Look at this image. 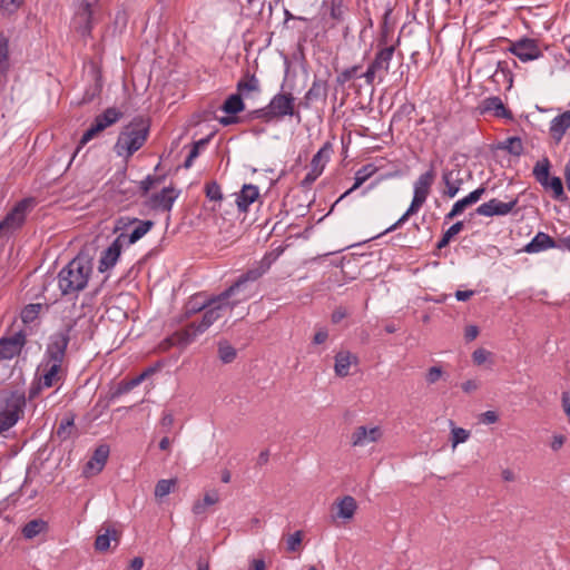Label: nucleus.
I'll return each instance as SVG.
<instances>
[{"label":"nucleus","instance_id":"nucleus-1","mask_svg":"<svg viewBox=\"0 0 570 570\" xmlns=\"http://www.w3.org/2000/svg\"><path fill=\"white\" fill-rule=\"evenodd\" d=\"M236 305H238V301L223 299L222 294L210 296L209 305L205 308L202 320L190 323L187 328L180 332H176L166 342L170 345L191 343L198 334L204 333L217 320L222 318L227 309H233Z\"/></svg>","mask_w":570,"mask_h":570},{"label":"nucleus","instance_id":"nucleus-2","mask_svg":"<svg viewBox=\"0 0 570 570\" xmlns=\"http://www.w3.org/2000/svg\"><path fill=\"white\" fill-rule=\"evenodd\" d=\"M92 274V259L79 253L58 274V287L62 295H77L82 291Z\"/></svg>","mask_w":570,"mask_h":570},{"label":"nucleus","instance_id":"nucleus-3","mask_svg":"<svg viewBox=\"0 0 570 570\" xmlns=\"http://www.w3.org/2000/svg\"><path fill=\"white\" fill-rule=\"evenodd\" d=\"M149 135V122L142 117H136L119 134L115 145L118 156L129 158L146 142Z\"/></svg>","mask_w":570,"mask_h":570},{"label":"nucleus","instance_id":"nucleus-4","mask_svg":"<svg viewBox=\"0 0 570 570\" xmlns=\"http://www.w3.org/2000/svg\"><path fill=\"white\" fill-rule=\"evenodd\" d=\"M271 267V261L264 257L255 267L247 269L225 291L222 298L226 301H246L252 296L249 285L258 281Z\"/></svg>","mask_w":570,"mask_h":570},{"label":"nucleus","instance_id":"nucleus-5","mask_svg":"<svg viewBox=\"0 0 570 570\" xmlns=\"http://www.w3.org/2000/svg\"><path fill=\"white\" fill-rule=\"evenodd\" d=\"M26 393L22 390L0 393V433L12 428L23 414Z\"/></svg>","mask_w":570,"mask_h":570},{"label":"nucleus","instance_id":"nucleus-6","mask_svg":"<svg viewBox=\"0 0 570 570\" xmlns=\"http://www.w3.org/2000/svg\"><path fill=\"white\" fill-rule=\"evenodd\" d=\"M286 116H296L301 120L299 112H295V98L291 92H279L275 95L269 104L248 114L250 119H263L271 121L273 119H282Z\"/></svg>","mask_w":570,"mask_h":570},{"label":"nucleus","instance_id":"nucleus-7","mask_svg":"<svg viewBox=\"0 0 570 570\" xmlns=\"http://www.w3.org/2000/svg\"><path fill=\"white\" fill-rule=\"evenodd\" d=\"M395 53V47H383L376 49L373 59L368 63L362 77L365 86L373 88L375 81L383 82L390 71L391 61Z\"/></svg>","mask_w":570,"mask_h":570},{"label":"nucleus","instance_id":"nucleus-8","mask_svg":"<svg viewBox=\"0 0 570 570\" xmlns=\"http://www.w3.org/2000/svg\"><path fill=\"white\" fill-rule=\"evenodd\" d=\"M77 321L70 320L61 330L52 334L49 338L45 353V361L50 363H63L66 351L70 342V333L76 326Z\"/></svg>","mask_w":570,"mask_h":570},{"label":"nucleus","instance_id":"nucleus-9","mask_svg":"<svg viewBox=\"0 0 570 570\" xmlns=\"http://www.w3.org/2000/svg\"><path fill=\"white\" fill-rule=\"evenodd\" d=\"M551 163L548 157L538 160L533 167L532 175L534 179L546 189L552 191V197L556 200L564 202L567 195L564 193L563 184L560 177L550 176Z\"/></svg>","mask_w":570,"mask_h":570},{"label":"nucleus","instance_id":"nucleus-10","mask_svg":"<svg viewBox=\"0 0 570 570\" xmlns=\"http://www.w3.org/2000/svg\"><path fill=\"white\" fill-rule=\"evenodd\" d=\"M35 206L33 198H23L0 222V238L9 237L24 223L27 214Z\"/></svg>","mask_w":570,"mask_h":570},{"label":"nucleus","instance_id":"nucleus-11","mask_svg":"<svg viewBox=\"0 0 570 570\" xmlns=\"http://www.w3.org/2000/svg\"><path fill=\"white\" fill-rule=\"evenodd\" d=\"M122 117V112L114 107L107 108L102 114L98 115L91 126L83 132L80 138L79 150L82 146L95 138L99 132L116 124Z\"/></svg>","mask_w":570,"mask_h":570},{"label":"nucleus","instance_id":"nucleus-12","mask_svg":"<svg viewBox=\"0 0 570 570\" xmlns=\"http://www.w3.org/2000/svg\"><path fill=\"white\" fill-rule=\"evenodd\" d=\"M333 151V144L331 141H326L313 156L309 164V170L301 181V186L303 188H309L314 181L323 174Z\"/></svg>","mask_w":570,"mask_h":570},{"label":"nucleus","instance_id":"nucleus-13","mask_svg":"<svg viewBox=\"0 0 570 570\" xmlns=\"http://www.w3.org/2000/svg\"><path fill=\"white\" fill-rule=\"evenodd\" d=\"M508 51L518 57L523 62L537 60L542 56L538 40L527 37L517 41H510Z\"/></svg>","mask_w":570,"mask_h":570},{"label":"nucleus","instance_id":"nucleus-14","mask_svg":"<svg viewBox=\"0 0 570 570\" xmlns=\"http://www.w3.org/2000/svg\"><path fill=\"white\" fill-rule=\"evenodd\" d=\"M518 205V198H512L509 202H501L497 198H492L487 203L481 204L475 213L480 216L492 217V216H505L510 214Z\"/></svg>","mask_w":570,"mask_h":570},{"label":"nucleus","instance_id":"nucleus-15","mask_svg":"<svg viewBox=\"0 0 570 570\" xmlns=\"http://www.w3.org/2000/svg\"><path fill=\"white\" fill-rule=\"evenodd\" d=\"M126 237L127 234L121 233L115 238L108 248L102 250L98 265V271L100 273H105L116 265L118 258L120 257Z\"/></svg>","mask_w":570,"mask_h":570},{"label":"nucleus","instance_id":"nucleus-16","mask_svg":"<svg viewBox=\"0 0 570 570\" xmlns=\"http://www.w3.org/2000/svg\"><path fill=\"white\" fill-rule=\"evenodd\" d=\"M177 197L174 187H164L159 193L148 196L145 205L153 210L169 212Z\"/></svg>","mask_w":570,"mask_h":570},{"label":"nucleus","instance_id":"nucleus-17","mask_svg":"<svg viewBox=\"0 0 570 570\" xmlns=\"http://www.w3.org/2000/svg\"><path fill=\"white\" fill-rule=\"evenodd\" d=\"M328 92V82L325 79L315 78L311 88L306 91L304 98L299 102L305 109H308L315 101L326 100Z\"/></svg>","mask_w":570,"mask_h":570},{"label":"nucleus","instance_id":"nucleus-18","mask_svg":"<svg viewBox=\"0 0 570 570\" xmlns=\"http://www.w3.org/2000/svg\"><path fill=\"white\" fill-rule=\"evenodd\" d=\"M382 436V430L379 426L367 428L357 426L351 435L353 446H365L370 443L377 442Z\"/></svg>","mask_w":570,"mask_h":570},{"label":"nucleus","instance_id":"nucleus-19","mask_svg":"<svg viewBox=\"0 0 570 570\" xmlns=\"http://www.w3.org/2000/svg\"><path fill=\"white\" fill-rule=\"evenodd\" d=\"M442 181L445 186L443 190V196L448 198H454L456 194L460 191L461 186L463 184V178L461 177L460 169H444L442 171Z\"/></svg>","mask_w":570,"mask_h":570},{"label":"nucleus","instance_id":"nucleus-20","mask_svg":"<svg viewBox=\"0 0 570 570\" xmlns=\"http://www.w3.org/2000/svg\"><path fill=\"white\" fill-rule=\"evenodd\" d=\"M435 176H436V173H435L434 165L431 164L429 170L421 174L417 177V179L414 181L413 195L426 200L431 193V187L434 184Z\"/></svg>","mask_w":570,"mask_h":570},{"label":"nucleus","instance_id":"nucleus-21","mask_svg":"<svg viewBox=\"0 0 570 570\" xmlns=\"http://www.w3.org/2000/svg\"><path fill=\"white\" fill-rule=\"evenodd\" d=\"M109 452L110 449L107 444H101L96 448L92 456L85 465L83 473L86 475L99 473L108 460Z\"/></svg>","mask_w":570,"mask_h":570},{"label":"nucleus","instance_id":"nucleus-22","mask_svg":"<svg viewBox=\"0 0 570 570\" xmlns=\"http://www.w3.org/2000/svg\"><path fill=\"white\" fill-rule=\"evenodd\" d=\"M94 10L80 9L72 18L73 29L83 38L91 36Z\"/></svg>","mask_w":570,"mask_h":570},{"label":"nucleus","instance_id":"nucleus-23","mask_svg":"<svg viewBox=\"0 0 570 570\" xmlns=\"http://www.w3.org/2000/svg\"><path fill=\"white\" fill-rule=\"evenodd\" d=\"M121 532L111 525L102 524L95 541V549L104 552L110 548L111 541L119 542Z\"/></svg>","mask_w":570,"mask_h":570},{"label":"nucleus","instance_id":"nucleus-24","mask_svg":"<svg viewBox=\"0 0 570 570\" xmlns=\"http://www.w3.org/2000/svg\"><path fill=\"white\" fill-rule=\"evenodd\" d=\"M259 197V189L253 184H244L236 194V205L239 212L246 213L249 206Z\"/></svg>","mask_w":570,"mask_h":570},{"label":"nucleus","instance_id":"nucleus-25","mask_svg":"<svg viewBox=\"0 0 570 570\" xmlns=\"http://www.w3.org/2000/svg\"><path fill=\"white\" fill-rule=\"evenodd\" d=\"M24 344V337L16 334L11 337H2L0 340V358L9 360L17 355Z\"/></svg>","mask_w":570,"mask_h":570},{"label":"nucleus","instance_id":"nucleus-26","mask_svg":"<svg viewBox=\"0 0 570 570\" xmlns=\"http://www.w3.org/2000/svg\"><path fill=\"white\" fill-rule=\"evenodd\" d=\"M40 367H42V374L39 382L45 389L53 386L60 380L61 364L43 361Z\"/></svg>","mask_w":570,"mask_h":570},{"label":"nucleus","instance_id":"nucleus-27","mask_svg":"<svg viewBox=\"0 0 570 570\" xmlns=\"http://www.w3.org/2000/svg\"><path fill=\"white\" fill-rule=\"evenodd\" d=\"M480 109L482 114L493 111L494 116L500 118L512 119L513 117L511 110L507 109L501 98L497 96L488 97L482 100Z\"/></svg>","mask_w":570,"mask_h":570},{"label":"nucleus","instance_id":"nucleus-28","mask_svg":"<svg viewBox=\"0 0 570 570\" xmlns=\"http://www.w3.org/2000/svg\"><path fill=\"white\" fill-rule=\"evenodd\" d=\"M570 128V109L554 117L550 122V135L559 144Z\"/></svg>","mask_w":570,"mask_h":570},{"label":"nucleus","instance_id":"nucleus-29","mask_svg":"<svg viewBox=\"0 0 570 570\" xmlns=\"http://www.w3.org/2000/svg\"><path fill=\"white\" fill-rule=\"evenodd\" d=\"M377 170V168L373 165V164H367L363 167H361L356 173H355V181H354V185L348 189L346 190L335 203L334 205L332 206L331 210L330 212H333L334 207L337 205V203H340L344 197H346L347 195H350L352 191H354L355 189H357L361 185H363L373 174H375V171Z\"/></svg>","mask_w":570,"mask_h":570},{"label":"nucleus","instance_id":"nucleus-30","mask_svg":"<svg viewBox=\"0 0 570 570\" xmlns=\"http://www.w3.org/2000/svg\"><path fill=\"white\" fill-rule=\"evenodd\" d=\"M556 240L543 232H539L532 240L525 245L527 253H539L548 248H554Z\"/></svg>","mask_w":570,"mask_h":570},{"label":"nucleus","instance_id":"nucleus-31","mask_svg":"<svg viewBox=\"0 0 570 570\" xmlns=\"http://www.w3.org/2000/svg\"><path fill=\"white\" fill-rule=\"evenodd\" d=\"M425 202H426L425 199L413 195V199L411 202L410 207L406 209V212L393 225H391L389 228H386L384 232H382L376 237H380L381 235H384L387 233H392L395 229H397L399 227H401L412 215H414L415 213L419 212V209L423 206V204Z\"/></svg>","mask_w":570,"mask_h":570},{"label":"nucleus","instance_id":"nucleus-32","mask_svg":"<svg viewBox=\"0 0 570 570\" xmlns=\"http://www.w3.org/2000/svg\"><path fill=\"white\" fill-rule=\"evenodd\" d=\"M49 530V524L46 520L37 518L28 521L22 528L21 533L24 539L31 540L41 533Z\"/></svg>","mask_w":570,"mask_h":570},{"label":"nucleus","instance_id":"nucleus-33","mask_svg":"<svg viewBox=\"0 0 570 570\" xmlns=\"http://www.w3.org/2000/svg\"><path fill=\"white\" fill-rule=\"evenodd\" d=\"M357 357L350 352H338L335 355V374L340 377H345L350 373V366L352 363H356Z\"/></svg>","mask_w":570,"mask_h":570},{"label":"nucleus","instance_id":"nucleus-34","mask_svg":"<svg viewBox=\"0 0 570 570\" xmlns=\"http://www.w3.org/2000/svg\"><path fill=\"white\" fill-rule=\"evenodd\" d=\"M132 225H136L135 228L131 230L130 234H127V237L125 239V243L128 245L135 244L140 238H142L155 225L153 220H140L134 223Z\"/></svg>","mask_w":570,"mask_h":570},{"label":"nucleus","instance_id":"nucleus-35","mask_svg":"<svg viewBox=\"0 0 570 570\" xmlns=\"http://www.w3.org/2000/svg\"><path fill=\"white\" fill-rule=\"evenodd\" d=\"M337 518L352 519L357 509L356 500L351 495L343 497L337 503Z\"/></svg>","mask_w":570,"mask_h":570},{"label":"nucleus","instance_id":"nucleus-36","mask_svg":"<svg viewBox=\"0 0 570 570\" xmlns=\"http://www.w3.org/2000/svg\"><path fill=\"white\" fill-rule=\"evenodd\" d=\"M147 372L141 373L140 375L129 380V381H121L118 383L116 390L111 393V399H117L122 394H126L130 392L132 389L138 386L147 376Z\"/></svg>","mask_w":570,"mask_h":570},{"label":"nucleus","instance_id":"nucleus-37","mask_svg":"<svg viewBox=\"0 0 570 570\" xmlns=\"http://www.w3.org/2000/svg\"><path fill=\"white\" fill-rule=\"evenodd\" d=\"M236 88L237 94L240 96L249 91H259V80L255 75L247 71L245 76L238 80Z\"/></svg>","mask_w":570,"mask_h":570},{"label":"nucleus","instance_id":"nucleus-38","mask_svg":"<svg viewBox=\"0 0 570 570\" xmlns=\"http://www.w3.org/2000/svg\"><path fill=\"white\" fill-rule=\"evenodd\" d=\"M245 109V104L239 94H233L227 97L222 106V110L228 115H237Z\"/></svg>","mask_w":570,"mask_h":570},{"label":"nucleus","instance_id":"nucleus-39","mask_svg":"<svg viewBox=\"0 0 570 570\" xmlns=\"http://www.w3.org/2000/svg\"><path fill=\"white\" fill-rule=\"evenodd\" d=\"M209 305V297H204L202 294L194 295L185 306L187 316L205 311Z\"/></svg>","mask_w":570,"mask_h":570},{"label":"nucleus","instance_id":"nucleus-40","mask_svg":"<svg viewBox=\"0 0 570 570\" xmlns=\"http://www.w3.org/2000/svg\"><path fill=\"white\" fill-rule=\"evenodd\" d=\"M498 149L505 150L510 155L519 157L523 153V144L520 137L513 136L499 142Z\"/></svg>","mask_w":570,"mask_h":570},{"label":"nucleus","instance_id":"nucleus-41","mask_svg":"<svg viewBox=\"0 0 570 570\" xmlns=\"http://www.w3.org/2000/svg\"><path fill=\"white\" fill-rule=\"evenodd\" d=\"M391 12H392V9H387L383 16V22L381 24V32H380V37L377 39L376 49L383 48V47H395L396 48V46L400 43V38H397L396 43L389 45V36H390L391 30L387 26V20H389Z\"/></svg>","mask_w":570,"mask_h":570},{"label":"nucleus","instance_id":"nucleus-42","mask_svg":"<svg viewBox=\"0 0 570 570\" xmlns=\"http://www.w3.org/2000/svg\"><path fill=\"white\" fill-rule=\"evenodd\" d=\"M237 356V351L227 341L218 342V357L224 364L232 363Z\"/></svg>","mask_w":570,"mask_h":570},{"label":"nucleus","instance_id":"nucleus-43","mask_svg":"<svg viewBox=\"0 0 570 570\" xmlns=\"http://www.w3.org/2000/svg\"><path fill=\"white\" fill-rule=\"evenodd\" d=\"M464 227V224L463 222H456L454 223L449 229H446L441 239L436 244V248L441 249V248H444L449 245V243L451 242V239L458 235Z\"/></svg>","mask_w":570,"mask_h":570},{"label":"nucleus","instance_id":"nucleus-44","mask_svg":"<svg viewBox=\"0 0 570 570\" xmlns=\"http://www.w3.org/2000/svg\"><path fill=\"white\" fill-rule=\"evenodd\" d=\"M327 4L330 7V16L337 23L344 20L346 6L344 4V0H328Z\"/></svg>","mask_w":570,"mask_h":570},{"label":"nucleus","instance_id":"nucleus-45","mask_svg":"<svg viewBox=\"0 0 570 570\" xmlns=\"http://www.w3.org/2000/svg\"><path fill=\"white\" fill-rule=\"evenodd\" d=\"M176 483H177L176 479L159 480L155 487V497L157 499H163L164 497L168 495L176 487Z\"/></svg>","mask_w":570,"mask_h":570},{"label":"nucleus","instance_id":"nucleus-46","mask_svg":"<svg viewBox=\"0 0 570 570\" xmlns=\"http://www.w3.org/2000/svg\"><path fill=\"white\" fill-rule=\"evenodd\" d=\"M42 309V304H29L21 311V320L24 324L32 323Z\"/></svg>","mask_w":570,"mask_h":570},{"label":"nucleus","instance_id":"nucleus-47","mask_svg":"<svg viewBox=\"0 0 570 570\" xmlns=\"http://www.w3.org/2000/svg\"><path fill=\"white\" fill-rule=\"evenodd\" d=\"M8 42L0 41V82L6 78L9 68Z\"/></svg>","mask_w":570,"mask_h":570},{"label":"nucleus","instance_id":"nucleus-48","mask_svg":"<svg viewBox=\"0 0 570 570\" xmlns=\"http://www.w3.org/2000/svg\"><path fill=\"white\" fill-rule=\"evenodd\" d=\"M165 176H153L148 175L144 180L140 181L141 196H147L149 190L163 183Z\"/></svg>","mask_w":570,"mask_h":570},{"label":"nucleus","instance_id":"nucleus-49","mask_svg":"<svg viewBox=\"0 0 570 570\" xmlns=\"http://www.w3.org/2000/svg\"><path fill=\"white\" fill-rule=\"evenodd\" d=\"M205 194L209 200L220 202L223 199L220 186L214 180L205 185Z\"/></svg>","mask_w":570,"mask_h":570},{"label":"nucleus","instance_id":"nucleus-50","mask_svg":"<svg viewBox=\"0 0 570 570\" xmlns=\"http://www.w3.org/2000/svg\"><path fill=\"white\" fill-rule=\"evenodd\" d=\"M72 426H73V417L62 419L57 429L58 438H60L61 440H67L71 435Z\"/></svg>","mask_w":570,"mask_h":570},{"label":"nucleus","instance_id":"nucleus-51","mask_svg":"<svg viewBox=\"0 0 570 570\" xmlns=\"http://www.w3.org/2000/svg\"><path fill=\"white\" fill-rule=\"evenodd\" d=\"M355 70L351 67L343 69L337 73L335 82L337 86L344 87L347 82L355 81Z\"/></svg>","mask_w":570,"mask_h":570},{"label":"nucleus","instance_id":"nucleus-52","mask_svg":"<svg viewBox=\"0 0 570 570\" xmlns=\"http://www.w3.org/2000/svg\"><path fill=\"white\" fill-rule=\"evenodd\" d=\"M452 438V448H456L458 444L468 441L470 438V432L463 428H453L451 431Z\"/></svg>","mask_w":570,"mask_h":570},{"label":"nucleus","instance_id":"nucleus-53","mask_svg":"<svg viewBox=\"0 0 570 570\" xmlns=\"http://www.w3.org/2000/svg\"><path fill=\"white\" fill-rule=\"evenodd\" d=\"M24 0H0V11L4 14L14 13Z\"/></svg>","mask_w":570,"mask_h":570},{"label":"nucleus","instance_id":"nucleus-54","mask_svg":"<svg viewBox=\"0 0 570 570\" xmlns=\"http://www.w3.org/2000/svg\"><path fill=\"white\" fill-rule=\"evenodd\" d=\"M302 539H303V533L302 531H296L294 532L293 534H291L287 540H286V543H287V550L288 551H296L298 550L301 543H302Z\"/></svg>","mask_w":570,"mask_h":570},{"label":"nucleus","instance_id":"nucleus-55","mask_svg":"<svg viewBox=\"0 0 570 570\" xmlns=\"http://www.w3.org/2000/svg\"><path fill=\"white\" fill-rule=\"evenodd\" d=\"M491 353L484 348H476L472 353V360L476 365H481L487 362Z\"/></svg>","mask_w":570,"mask_h":570},{"label":"nucleus","instance_id":"nucleus-56","mask_svg":"<svg viewBox=\"0 0 570 570\" xmlns=\"http://www.w3.org/2000/svg\"><path fill=\"white\" fill-rule=\"evenodd\" d=\"M442 376V368L440 366H432L426 373V382L429 384H434Z\"/></svg>","mask_w":570,"mask_h":570},{"label":"nucleus","instance_id":"nucleus-57","mask_svg":"<svg viewBox=\"0 0 570 570\" xmlns=\"http://www.w3.org/2000/svg\"><path fill=\"white\" fill-rule=\"evenodd\" d=\"M136 222H138V218L119 217L116 220L115 232L125 230Z\"/></svg>","mask_w":570,"mask_h":570},{"label":"nucleus","instance_id":"nucleus-58","mask_svg":"<svg viewBox=\"0 0 570 570\" xmlns=\"http://www.w3.org/2000/svg\"><path fill=\"white\" fill-rule=\"evenodd\" d=\"M348 315V311L346 307L338 306L334 309L331 316V321L333 324H338L342 320H344Z\"/></svg>","mask_w":570,"mask_h":570},{"label":"nucleus","instance_id":"nucleus-59","mask_svg":"<svg viewBox=\"0 0 570 570\" xmlns=\"http://www.w3.org/2000/svg\"><path fill=\"white\" fill-rule=\"evenodd\" d=\"M160 424L163 428L166 429V432H168L170 430V428L173 426L174 424V415L171 412H168V411H165L163 413V416H161V420H160Z\"/></svg>","mask_w":570,"mask_h":570},{"label":"nucleus","instance_id":"nucleus-60","mask_svg":"<svg viewBox=\"0 0 570 570\" xmlns=\"http://www.w3.org/2000/svg\"><path fill=\"white\" fill-rule=\"evenodd\" d=\"M479 335V327L475 325H469L465 327L464 337L468 342L475 340Z\"/></svg>","mask_w":570,"mask_h":570},{"label":"nucleus","instance_id":"nucleus-61","mask_svg":"<svg viewBox=\"0 0 570 570\" xmlns=\"http://www.w3.org/2000/svg\"><path fill=\"white\" fill-rule=\"evenodd\" d=\"M499 420V415L494 411H487L481 414V421L485 424H493Z\"/></svg>","mask_w":570,"mask_h":570},{"label":"nucleus","instance_id":"nucleus-62","mask_svg":"<svg viewBox=\"0 0 570 570\" xmlns=\"http://www.w3.org/2000/svg\"><path fill=\"white\" fill-rule=\"evenodd\" d=\"M454 204L463 212L465 208L474 205L475 202L472 199V197L470 195H468V196L459 199Z\"/></svg>","mask_w":570,"mask_h":570},{"label":"nucleus","instance_id":"nucleus-63","mask_svg":"<svg viewBox=\"0 0 570 570\" xmlns=\"http://www.w3.org/2000/svg\"><path fill=\"white\" fill-rule=\"evenodd\" d=\"M561 401H562L563 411L567 414V416L570 419V393L563 392Z\"/></svg>","mask_w":570,"mask_h":570},{"label":"nucleus","instance_id":"nucleus-64","mask_svg":"<svg viewBox=\"0 0 570 570\" xmlns=\"http://www.w3.org/2000/svg\"><path fill=\"white\" fill-rule=\"evenodd\" d=\"M554 248L570 252V236L560 238L558 242H556Z\"/></svg>","mask_w":570,"mask_h":570}]
</instances>
